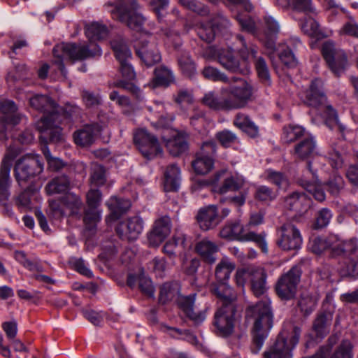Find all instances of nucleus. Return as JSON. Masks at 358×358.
I'll use <instances>...</instances> for the list:
<instances>
[{"label": "nucleus", "instance_id": "1", "mask_svg": "<svg viewBox=\"0 0 358 358\" xmlns=\"http://www.w3.org/2000/svg\"><path fill=\"white\" fill-rule=\"evenodd\" d=\"M271 303V301L268 297H264L246 310L247 316L255 320L250 345V350L253 354H257L260 351L268 335V331L273 327V315Z\"/></svg>", "mask_w": 358, "mask_h": 358}, {"label": "nucleus", "instance_id": "2", "mask_svg": "<svg viewBox=\"0 0 358 358\" xmlns=\"http://www.w3.org/2000/svg\"><path fill=\"white\" fill-rule=\"evenodd\" d=\"M53 63L58 66L61 73L66 76L67 71L64 64V59L72 62L82 61L89 58L100 56L101 51L96 44H81L76 43H62L56 45L53 50Z\"/></svg>", "mask_w": 358, "mask_h": 358}, {"label": "nucleus", "instance_id": "3", "mask_svg": "<svg viewBox=\"0 0 358 358\" xmlns=\"http://www.w3.org/2000/svg\"><path fill=\"white\" fill-rule=\"evenodd\" d=\"M231 81L236 83L221 88V92L227 96L230 110L246 107L253 99L252 85L244 79L235 76L231 78Z\"/></svg>", "mask_w": 358, "mask_h": 358}, {"label": "nucleus", "instance_id": "4", "mask_svg": "<svg viewBox=\"0 0 358 358\" xmlns=\"http://www.w3.org/2000/svg\"><path fill=\"white\" fill-rule=\"evenodd\" d=\"M106 6L113 7L110 13L113 19L125 24L132 30L139 31L142 29L145 19L137 12L138 5L135 0H119Z\"/></svg>", "mask_w": 358, "mask_h": 358}, {"label": "nucleus", "instance_id": "5", "mask_svg": "<svg viewBox=\"0 0 358 358\" xmlns=\"http://www.w3.org/2000/svg\"><path fill=\"white\" fill-rule=\"evenodd\" d=\"M43 170V163L38 155H25L16 160L13 172L15 181L20 188L24 187L27 182Z\"/></svg>", "mask_w": 358, "mask_h": 358}, {"label": "nucleus", "instance_id": "6", "mask_svg": "<svg viewBox=\"0 0 358 358\" xmlns=\"http://www.w3.org/2000/svg\"><path fill=\"white\" fill-rule=\"evenodd\" d=\"M20 148L10 145L0 162V201H5L11 195L10 187L13 180L10 171L13 160L21 153Z\"/></svg>", "mask_w": 358, "mask_h": 358}, {"label": "nucleus", "instance_id": "7", "mask_svg": "<svg viewBox=\"0 0 358 358\" xmlns=\"http://www.w3.org/2000/svg\"><path fill=\"white\" fill-rule=\"evenodd\" d=\"M301 273V266L294 265L287 272L279 277L275 286V290L277 296L281 300L289 301L295 297Z\"/></svg>", "mask_w": 358, "mask_h": 358}, {"label": "nucleus", "instance_id": "8", "mask_svg": "<svg viewBox=\"0 0 358 358\" xmlns=\"http://www.w3.org/2000/svg\"><path fill=\"white\" fill-rule=\"evenodd\" d=\"M236 307L220 306L214 314L212 322L213 332L220 337L227 338L232 334L235 326Z\"/></svg>", "mask_w": 358, "mask_h": 358}, {"label": "nucleus", "instance_id": "9", "mask_svg": "<svg viewBox=\"0 0 358 358\" xmlns=\"http://www.w3.org/2000/svg\"><path fill=\"white\" fill-rule=\"evenodd\" d=\"M296 182L310 194L316 201L323 202L326 199L324 190L319 184L317 171L313 169L310 162L307 163L306 169L301 176L296 178Z\"/></svg>", "mask_w": 358, "mask_h": 358}, {"label": "nucleus", "instance_id": "10", "mask_svg": "<svg viewBox=\"0 0 358 358\" xmlns=\"http://www.w3.org/2000/svg\"><path fill=\"white\" fill-rule=\"evenodd\" d=\"M321 51L331 71L335 76L339 77L344 72L348 62L344 51L336 49L334 43L331 41L322 44Z\"/></svg>", "mask_w": 358, "mask_h": 358}, {"label": "nucleus", "instance_id": "11", "mask_svg": "<svg viewBox=\"0 0 358 358\" xmlns=\"http://www.w3.org/2000/svg\"><path fill=\"white\" fill-rule=\"evenodd\" d=\"M276 243L283 250H297L301 248L303 239L299 229L292 223L283 224L278 229Z\"/></svg>", "mask_w": 358, "mask_h": 358}, {"label": "nucleus", "instance_id": "12", "mask_svg": "<svg viewBox=\"0 0 358 358\" xmlns=\"http://www.w3.org/2000/svg\"><path fill=\"white\" fill-rule=\"evenodd\" d=\"M134 142L143 156L147 159H152L162 152L158 139L145 129H138L134 133Z\"/></svg>", "mask_w": 358, "mask_h": 358}, {"label": "nucleus", "instance_id": "13", "mask_svg": "<svg viewBox=\"0 0 358 358\" xmlns=\"http://www.w3.org/2000/svg\"><path fill=\"white\" fill-rule=\"evenodd\" d=\"M135 49L138 57L148 66L161 61L157 43L151 36H142L135 45Z\"/></svg>", "mask_w": 358, "mask_h": 358}, {"label": "nucleus", "instance_id": "14", "mask_svg": "<svg viewBox=\"0 0 358 358\" xmlns=\"http://www.w3.org/2000/svg\"><path fill=\"white\" fill-rule=\"evenodd\" d=\"M61 114L53 122L52 117H42L36 123V129L41 132L40 140L46 145L48 142L57 143L62 139V129L59 127Z\"/></svg>", "mask_w": 358, "mask_h": 358}, {"label": "nucleus", "instance_id": "15", "mask_svg": "<svg viewBox=\"0 0 358 358\" xmlns=\"http://www.w3.org/2000/svg\"><path fill=\"white\" fill-rule=\"evenodd\" d=\"M31 108L43 114V117H52L53 122H57V118L61 109L59 105L50 96L43 94H35L29 99Z\"/></svg>", "mask_w": 358, "mask_h": 358}, {"label": "nucleus", "instance_id": "16", "mask_svg": "<svg viewBox=\"0 0 358 358\" xmlns=\"http://www.w3.org/2000/svg\"><path fill=\"white\" fill-rule=\"evenodd\" d=\"M143 229V221L139 216H134L120 222L115 228L122 240L132 241L136 240Z\"/></svg>", "mask_w": 358, "mask_h": 358}, {"label": "nucleus", "instance_id": "17", "mask_svg": "<svg viewBox=\"0 0 358 358\" xmlns=\"http://www.w3.org/2000/svg\"><path fill=\"white\" fill-rule=\"evenodd\" d=\"M304 93L303 102L309 107L320 108L327 103V98L324 92L321 79H313Z\"/></svg>", "mask_w": 358, "mask_h": 358}, {"label": "nucleus", "instance_id": "18", "mask_svg": "<svg viewBox=\"0 0 358 358\" xmlns=\"http://www.w3.org/2000/svg\"><path fill=\"white\" fill-rule=\"evenodd\" d=\"M171 221L169 216H163L157 220L151 231L148 234V241L151 247L159 246L170 234Z\"/></svg>", "mask_w": 358, "mask_h": 358}, {"label": "nucleus", "instance_id": "19", "mask_svg": "<svg viewBox=\"0 0 358 358\" xmlns=\"http://www.w3.org/2000/svg\"><path fill=\"white\" fill-rule=\"evenodd\" d=\"M265 20V30L261 41L268 51L271 57L278 48L275 46V39L280 31V25L278 22L271 16H266Z\"/></svg>", "mask_w": 358, "mask_h": 358}, {"label": "nucleus", "instance_id": "20", "mask_svg": "<svg viewBox=\"0 0 358 358\" xmlns=\"http://www.w3.org/2000/svg\"><path fill=\"white\" fill-rule=\"evenodd\" d=\"M210 291L222 301L221 306H236V294L228 282H214L210 285Z\"/></svg>", "mask_w": 358, "mask_h": 358}, {"label": "nucleus", "instance_id": "21", "mask_svg": "<svg viewBox=\"0 0 358 358\" xmlns=\"http://www.w3.org/2000/svg\"><path fill=\"white\" fill-rule=\"evenodd\" d=\"M176 301L179 308L184 312L185 315L195 324H199L205 320L207 308L198 313L194 311L193 307L195 301V294L186 296H178Z\"/></svg>", "mask_w": 358, "mask_h": 358}, {"label": "nucleus", "instance_id": "22", "mask_svg": "<svg viewBox=\"0 0 358 358\" xmlns=\"http://www.w3.org/2000/svg\"><path fill=\"white\" fill-rule=\"evenodd\" d=\"M100 131L101 127L97 123L86 124L81 129L74 131L73 134V141L78 146H90L94 143L95 136Z\"/></svg>", "mask_w": 358, "mask_h": 358}, {"label": "nucleus", "instance_id": "23", "mask_svg": "<svg viewBox=\"0 0 358 358\" xmlns=\"http://www.w3.org/2000/svg\"><path fill=\"white\" fill-rule=\"evenodd\" d=\"M196 220L200 228L203 231L214 228L220 222L217 207L208 206L201 208L196 215Z\"/></svg>", "mask_w": 358, "mask_h": 358}, {"label": "nucleus", "instance_id": "24", "mask_svg": "<svg viewBox=\"0 0 358 358\" xmlns=\"http://www.w3.org/2000/svg\"><path fill=\"white\" fill-rule=\"evenodd\" d=\"M195 250L206 263L213 264L216 262L219 247L216 243L204 238L196 244Z\"/></svg>", "mask_w": 358, "mask_h": 358}, {"label": "nucleus", "instance_id": "25", "mask_svg": "<svg viewBox=\"0 0 358 358\" xmlns=\"http://www.w3.org/2000/svg\"><path fill=\"white\" fill-rule=\"evenodd\" d=\"M308 196L303 192H293L284 199L285 207L297 214L303 213L308 209Z\"/></svg>", "mask_w": 358, "mask_h": 358}, {"label": "nucleus", "instance_id": "26", "mask_svg": "<svg viewBox=\"0 0 358 358\" xmlns=\"http://www.w3.org/2000/svg\"><path fill=\"white\" fill-rule=\"evenodd\" d=\"M189 134L185 130L177 131L173 138L166 143L169 153L177 157L185 152L189 148L188 140Z\"/></svg>", "mask_w": 358, "mask_h": 358}, {"label": "nucleus", "instance_id": "27", "mask_svg": "<svg viewBox=\"0 0 358 358\" xmlns=\"http://www.w3.org/2000/svg\"><path fill=\"white\" fill-rule=\"evenodd\" d=\"M266 278V270L264 268L254 266L250 280L251 290L255 296H263L267 291Z\"/></svg>", "mask_w": 358, "mask_h": 358}, {"label": "nucleus", "instance_id": "28", "mask_svg": "<svg viewBox=\"0 0 358 358\" xmlns=\"http://www.w3.org/2000/svg\"><path fill=\"white\" fill-rule=\"evenodd\" d=\"M292 348L286 338L278 336L275 343L263 353V358H292Z\"/></svg>", "mask_w": 358, "mask_h": 358}, {"label": "nucleus", "instance_id": "29", "mask_svg": "<svg viewBox=\"0 0 358 358\" xmlns=\"http://www.w3.org/2000/svg\"><path fill=\"white\" fill-rule=\"evenodd\" d=\"M357 241L355 238L348 241H338L331 246V255L343 256L344 258L358 255Z\"/></svg>", "mask_w": 358, "mask_h": 358}, {"label": "nucleus", "instance_id": "30", "mask_svg": "<svg viewBox=\"0 0 358 358\" xmlns=\"http://www.w3.org/2000/svg\"><path fill=\"white\" fill-rule=\"evenodd\" d=\"M333 313L329 310L320 312L314 320L313 329L317 337L324 338L330 331Z\"/></svg>", "mask_w": 358, "mask_h": 358}, {"label": "nucleus", "instance_id": "31", "mask_svg": "<svg viewBox=\"0 0 358 358\" xmlns=\"http://www.w3.org/2000/svg\"><path fill=\"white\" fill-rule=\"evenodd\" d=\"M202 103L215 110L229 111L227 96L224 93L220 92V96H218L213 92H209L204 94L202 98Z\"/></svg>", "mask_w": 358, "mask_h": 358}, {"label": "nucleus", "instance_id": "32", "mask_svg": "<svg viewBox=\"0 0 358 358\" xmlns=\"http://www.w3.org/2000/svg\"><path fill=\"white\" fill-rule=\"evenodd\" d=\"M218 62L229 72L233 73L243 72L238 59L235 57L231 49H222Z\"/></svg>", "mask_w": 358, "mask_h": 358}, {"label": "nucleus", "instance_id": "33", "mask_svg": "<svg viewBox=\"0 0 358 358\" xmlns=\"http://www.w3.org/2000/svg\"><path fill=\"white\" fill-rule=\"evenodd\" d=\"M233 124L252 138H255L258 136V127L248 115L243 113H238L236 115Z\"/></svg>", "mask_w": 358, "mask_h": 358}, {"label": "nucleus", "instance_id": "34", "mask_svg": "<svg viewBox=\"0 0 358 358\" xmlns=\"http://www.w3.org/2000/svg\"><path fill=\"white\" fill-rule=\"evenodd\" d=\"M316 143L312 136H308L300 141L294 146V155L300 159H306L315 152Z\"/></svg>", "mask_w": 358, "mask_h": 358}, {"label": "nucleus", "instance_id": "35", "mask_svg": "<svg viewBox=\"0 0 358 358\" xmlns=\"http://www.w3.org/2000/svg\"><path fill=\"white\" fill-rule=\"evenodd\" d=\"M178 64L182 74L189 79L197 74L196 64L188 52H182L178 57Z\"/></svg>", "mask_w": 358, "mask_h": 358}, {"label": "nucleus", "instance_id": "36", "mask_svg": "<svg viewBox=\"0 0 358 358\" xmlns=\"http://www.w3.org/2000/svg\"><path fill=\"white\" fill-rule=\"evenodd\" d=\"M175 82L173 71L164 65L155 69L152 84L154 87H168Z\"/></svg>", "mask_w": 358, "mask_h": 358}, {"label": "nucleus", "instance_id": "37", "mask_svg": "<svg viewBox=\"0 0 358 358\" xmlns=\"http://www.w3.org/2000/svg\"><path fill=\"white\" fill-rule=\"evenodd\" d=\"M180 170L179 167L175 164H171L166 167L164 172V188L167 192H176L180 186Z\"/></svg>", "mask_w": 358, "mask_h": 358}, {"label": "nucleus", "instance_id": "38", "mask_svg": "<svg viewBox=\"0 0 358 358\" xmlns=\"http://www.w3.org/2000/svg\"><path fill=\"white\" fill-rule=\"evenodd\" d=\"M245 234L243 226L238 221L227 224L220 231L222 238L241 241H243Z\"/></svg>", "mask_w": 358, "mask_h": 358}, {"label": "nucleus", "instance_id": "39", "mask_svg": "<svg viewBox=\"0 0 358 358\" xmlns=\"http://www.w3.org/2000/svg\"><path fill=\"white\" fill-rule=\"evenodd\" d=\"M71 182L68 176L61 175L52 178L45 187L49 195L66 192L70 188Z\"/></svg>", "mask_w": 358, "mask_h": 358}, {"label": "nucleus", "instance_id": "40", "mask_svg": "<svg viewBox=\"0 0 358 358\" xmlns=\"http://www.w3.org/2000/svg\"><path fill=\"white\" fill-rule=\"evenodd\" d=\"M0 111L3 114L1 117L7 120L11 125L17 124L21 120V116L17 113V107L13 101L3 100L0 101Z\"/></svg>", "mask_w": 358, "mask_h": 358}, {"label": "nucleus", "instance_id": "41", "mask_svg": "<svg viewBox=\"0 0 358 358\" xmlns=\"http://www.w3.org/2000/svg\"><path fill=\"white\" fill-rule=\"evenodd\" d=\"M245 184V179L239 175L231 176L224 179L222 185L215 190L220 194L241 189Z\"/></svg>", "mask_w": 358, "mask_h": 358}, {"label": "nucleus", "instance_id": "42", "mask_svg": "<svg viewBox=\"0 0 358 358\" xmlns=\"http://www.w3.org/2000/svg\"><path fill=\"white\" fill-rule=\"evenodd\" d=\"M214 162L211 157L196 154L195 159L192 162V166L196 174L205 175L213 169Z\"/></svg>", "mask_w": 358, "mask_h": 358}, {"label": "nucleus", "instance_id": "43", "mask_svg": "<svg viewBox=\"0 0 358 358\" xmlns=\"http://www.w3.org/2000/svg\"><path fill=\"white\" fill-rule=\"evenodd\" d=\"M110 45L120 63L128 62L131 57V52L123 38H115L111 41Z\"/></svg>", "mask_w": 358, "mask_h": 358}, {"label": "nucleus", "instance_id": "44", "mask_svg": "<svg viewBox=\"0 0 358 358\" xmlns=\"http://www.w3.org/2000/svg\"><path fill=\"white\" fill-rule=\"evenodd\" d=\"M235 268L236 264L234 262L227 258L222 259L215 268V282H228L230 275Z\"/></svg>", "mask_w": 358, "mask_h": 358}, {"label": "nucleus", "instance_id": "45", "mask_svg": "<svg viewBox=\"0 0 358 358\" xmlns=\"http://www.w3.org/2000/svg\"><path fill=\"white\" fill-rule=\"evenodd\" d=\"M178 287L176 284L166 282L160 288L159 301L165 304L169 301L177 299L179 296Z\"/></svg>", "mask_w": 358, "mask_h": 358}, {"label": "nucleus", "instance_id": "46", "mask_svg": "<svg viewBox=\"0 0 358 358\" xmlns=\"http://www.w3.org/2000/svg\"><path fill=\"white\" fill-rule=\"evenodd\" d=\"M236 40V50L243 60H247L250 55L253 57H256L257 51L255 47L253 45L248 44L243 36L237 34Z\"/></svg>", "mask_w": 358, "mask_h": 358}, {"label": "nucleus", "instance_id": "47", "mask_svg": "<svg viewBox=\"0 0 358 358\" xmlns=\"http://www.w3.org/2000/svg\"><path fill=\"white\" fill-rule=\"evenodd\" d=\"M323 106L325 124L331 130L337 128L341 132H343L345 128L339 122L337 111L331 105L325 104Z\"/></svg>", "mask_w": 358, "mask_h": 358}, {"label": "nucleus", "instance_id": "48", "mask_svg": "<svg viewBox=\"0 0 358 358\" xmlns=\"http://www.w3.org/2000/svg\"><path fill=\"white\" fill-rule=\"evenodd\" d=\"M185 238L183 237L173 236L171 240L166 242L163 246V252L175 264V259L177 257L178 249L179 247L184 248Z\"/></svg>", "mask_w": 358, "mask_h": 358}, {"label": "nucleus", "instance_id": "49", "mask_svg": "<svg viewBox=\"0 0 358 358\" xmlns=\"http://www.w3.org/2000/svg\"><path fill=\"white\" fill-rule=\"evenodd\" d=\"M324 185L330 194L338 196L345 187V181L341 176L334 173L330 176Z\"/></svg>", "mask_w": 358, "mask_h": 358}, {"label": "nucleus", "instance_id": "50", "mask_svg": "<svg viewBox=\"0 0 358 358\" xmlns=\"http://www.w3.org/2000/svg\"><path fill=\"white\" fill-rule=\"evenodd\" d=\"M179 3L185 9L189 10L199 16L206 17L210 14L209 8L196 0H178Z\"/></svg>", "mask_w": 358, "mask_h": 358}, {"label": "nucleus", "instance_id": "51", "mask_svg": "<svg viewBox=\"0 0 358 358\" xmlns=\"http://www.w3.org/2000/svg\"><path fill=\"white\" fill-rule=\"evenodd\" d=\"M340 271L343 276L357 277L358 275V255L344 258L343 265L341 266Z\"/></svg>", "mask_w": 358, "mask_h": 358}, {"label": "nucleus", "instance_id": "52", "mask_svg": "<svg viewBox=\"0 0 358 358\" xmlns=\"http://www.w3.org/2000/svg\"><path fill=\"white\" fill-rule=\"evenodd\" d=\"M201 75L204 78L213 82L230 83V79L224 73L210 66H205L201 71Z\"/></svg>", "mask_w": 358, "mask_h": 358}, {"label": "nucleus", "instance_id": "53", "mask_svg": "<svg viewBox=\"0 0 358 358\" xmlns=\"http://www.w3.org/2000/svg\"><path fill=\"white\" fill-rule=\"evenodd\" d=\"M276 196V192H274L273 189L266 185L257 187L254 193L255 199L264 203H270L273 201Z\"/></svg>", "mask_w": 358, "mask_h": 358}, {"label": "nucleus", "instance_id": "54", "mask_svg": "<svg viewBox=\"0 0 358 358\" xmlns=\"http://www.w3.org/2000/svg\"><path fill=\"white\" fill-rule=\"evenodd\" d=\"M63 205L71 210L72 215H77L83 206V202L79 196L69 193L61 198Z\"/></svg>", "mask_w": 358, "mask_h": 358}, {"label": "nucleus", "instance_id": "55", "mask_svg": "<svg viewBox=\"0 0 358 358\" xmlns=\"http://www.w3.org/2000/svg\"><path fill=\"white\" fill-rule=\"evenodd\" d=\"M86 35L92 40H101L108 35L107 27L98 22H93L86 28Z\"/></svg>", "mask_w": 358, "mask_h": 358}, {"label": "nucleus", "instance_id": "56", "mask_svg": "<svg viewBox=\"0 0 358 358\" xmlns=\"http://www.w3.org/2000/svg\"><path fill=\"white\" fill-rule=\"evenodd\" d=\"M266 236L267 234L265 231H262L260 234L250 231L245 234L243 241L254 242L262 250V252L266 254L268 252Z\"/></svg>", "mask_w": 358, "mask_h": 358}, {"label": "nucleus", "instance_id": "57", "mask_svg": "<svg viewBox=\"0 0 358 358\" xmlns=\"http://www.w3.org/2000/svg\"><path fill=\"white\" fill-rule=\"evenodd\" d=\"M301 28L304 34L310 37L320 38L322 36L319 24L311 17L306 18L301 23Z\"/></svg>", "mask_w": 358, "mask_h": 358}, {"label": "nucleus", "instance_id": "58", "mask_svg": "<svg viewBox=\"0 0 358 358\" xmlns=\"http://www.w3.org/2000/svg\"><path fill=\"white\" fill-rule=\"evenodd\" d=\"M332 218V213L330 209L323 208L317 211L315 215V222L313 227L315 229H320L326 227Z\"/></svg>", "mask_w": 358, "mask_h": 358}, {"label": "nucleus", "instance_id": "59", "mask_svg": "<svg viewBox=\"0 0 358 358\" xmlns=\"http://www.w3.org/2000/svg\"><path fill=\"white\" fill-rule=\"evenodd\" d=\"M304 135V129L298 125H289L283 129V138L286 143H292Z\"/></svg>", "mask_w": 358, "mask_h": 358}, {"label": "nucleus", "instance_id": "60", "mask_svg": "<svg viewBox=\"0 0 358 358\" xmlns=\"http://www.w3.org/2000/svg\"><path fill=\"white\" fill-rule=\"evenodd\" d=\"M255 69L260 80L266 85H271V77L269 70L265 59L259 57L255 59Z\"/></svg>", "mask_w": 358, "mask_h": 358}, {"label": "nucleus", "instance_id": "61", "mask_svg": "<svg viewBox=\"0 0 358 358\" xmlns=\"http://www.w3.org/2000/svg\"><path fill=\"white\" fill-rule=\"evenodd\" d=\"M316 304V299L308 294H301L298 302V306L304 315H310L315 310Z\"/></svg>", "mask_w": 358, "mask_h": 358}, {"label": "nucleus", "instance_id": "62", "mask_svg": "<svg viewBox=\"0 0 358 358\" xmlns=\"http://www.w3.org/2000/svg\"><path fill=\"white\" fill-rule=\"evenodd\" d=\"M108 206L115 214L121 215L129 209L131 202L129 199L114 197L110 199Z\"/></svg>", "mask_w": 358, "mask_h": 358}, {"label": "nucleus", "instance_id": "63", "mask_svg": "<svg viewBox=\"0 0 358 358\" xmlns=\"http://www.w3.org/2000/svg\"><path fill=\"white\" fill-rule=\"evenodd\" d=\"M353 345L348 340H344L338 346L329 358H352Z\"/></svg>", "mask_w": 358, "mask_h": 358}, {"label": "nucleus", "instance_id": "64", "mask_svg": "<svg viewBox=\"0 0 358 358\" xmlns=\"http://www.w3.org/2000/svg\"><path fill=\"white\" fill-rule=\"evenodd\" d=\"M267 179L280 189H286L289 185L287 177L282 173L269 169L267 171Z\"/></svg>", "mask_w": 358, "mask_h": 358}]
</instances>
